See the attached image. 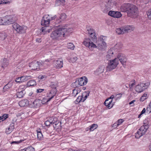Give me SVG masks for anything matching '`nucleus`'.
I'll use <instances>...</instances> for the list:
<instances>
[{"instance_id": "6ab92c4d", "label": "nucleus", "mask_w": 151, "mask_h": 151, "mask_svg": "<svg viewBox=\"0 0 151 151\" xmlns=\"http://www.w3.org/2000/svg\"><path fill=\"white\" fill-rule=\"evenodd\" d=\"M58 82L57 81H55L51 82L50 87L51 90H55V91H57V87L58 86Z\"/></svg>"}, {"instance_id": "8fccbe9b", "label": "nucleus", "mask_w": 151, "mask_h": 151, "mask_svg": "<svg viewBox=\"0 0 151 151\" xmlns=\"http://www.w3.org/2000/svg\"><path fill=\"white\" fill-rule=\"evenodd\" d=\"M51 124H52V122H51L50 120L46 121L45 122V124L46 126H50Z\"/></svg>"}, {"instance_id": "774afa93", "label": "nucleus", "mask_w": 151, "mask_h": 151, "mask_svg": "<svg viewBox=\"0 0 151 151\" xmlns=\"http://www.w3.org/2000/svg\"><path fill=\"white\" fill-rule=\"evenodd\" d=\"M36 42H40L42 41V39L41 38H37L36 40Z\"/></svg>"}, {"instance_id": "f704fd0d", "label": "nucleus", "mask_w": 151, "mask_h": 151, "mask_svg": "<svg viewBox=\"0 0 151 151\" xmlns=\"http://www.w3.org/2000/svg\"><path fill=\"white\" fill-rule=\"evenodd\" d=\"M25 151H35V149L32 146H29L24 148Z\"/></svg>"}, {"instance_id": "6e6552de", "label": "nucleus", "mask_w": 151, "mask_h": 151, "mask_svg": "<svg viewBox=\"0 0 151 151\" xmlns=\"http://www.w3.org/2000/svg\"><path fill=\"white\" fill-rule=\"evenodd\" d=\"M14 29L17 31V32L19 34L24 33L25 32L27 27L24 26H20L17 23L13 24L12 25Z\"/></svg>"}, {"instance_id": "49530a36", "label": "nucleus", "mask_w": 151, "mask_h": 151, "mask_svg": "<svg viewBox=\"0 0 151 151\" xmlns=\"http://www.w3.org/2000/svg\"><path fill=\"white\" fill-rule=\"evenodd\" d=\"M78 93V92L77 89H75L73 90L72 93V95L73 96H75Z\"/></svg>"}, {"instance_id": "c9c22d12", "label": "nucleus", "mask_w": 151, "mask_h": 151, "mask_svg": "<svg viewBox=\"0 0 151 151\" xmlns=\"http://www.w3.org/2000/svg\"><path fill=\"white\" fill-rule=\"evenodd\" d=\"M84 101L82 98V96H79L76 99V101L78 103L80 102H84Z\"/></svg>"}, {"instance_id": "bf43d9fd", "label": "nucleus", "mask_w": 151, "mask_h": 151, "mask_svg": "<svg viewBox=\"0 0 151 151\" xmlns=\"http://www.w3.org/2000/svg\"><path fill=\"white\" fill-rule=\"evenodd\" d=\"M146 111L150 113L151 112V107H149L148 106H147L146 109Z\"/></svg>"}, {"instance_id": "864d4df0", "label": "nucleus", "mask_w": 151, "mask_h": 151, "mask_svg": "<svg viewBox=\"0 0 151 151\" xmlns=\"http://www.w3.org/2000/svg\"><path fill=\"white\" fill-rule=\"evenodd\" d=\"M70 60L72 62H74L77 60V58L76 57L71 58Z\"/></svg>"}, {"instance_id": "7ed1b4c3", "label": "nucleus", "mask_w": 151, "mask_h": 151, "mask_svg": "<svg viewBox=\"0 0 151 151\" xmlns=\"http://www.w3.org/2000/svg\"><path fill=\"white\" fill-rule=\"evenodd\" d=\"M90 36L91 39L85 38L83 42V44L86 47H88L90 50H92L93 48H96L97 47L93 42L96 41L97 37L95 33H91Z\"/></svg>"}, {"instance_id": "c03bdc74", "label": "nucleus", "mask_w": 151, "mask_h": 151, "mask_svg": "<svg viewBox=\"0 0 151 151\" xmlns=\"http://www.w3.org/2000/svg\"><path fill=\"white\" fill-rule=\"evenodd\" d=\"M122 93H118L115 96V100H116L119 99L122 97Z\"/></svg>"}, {"instance_id": "052dcab7", "label": "nucleus", "mask_w": 151, "mask_h": 151, "mask_svg": "<svg viewBox=\"0 0 151 151\" xmlns=\"http://www.w3.org/2000/svg\"><path fill=\"white\" fill-rule=\"evenodd\" d=\"M44 91V89H38L37 90L36 92L37 93H40Z\"/></svg>"}, {"instance_id": "09e8293b", "label": "nucleus", "mask_w": 151, "mask_h": 151, "mask_svg": "<svg viewBox=\"0 0 151 151\" xmlns=\"http://www.w3.org/2000/svg\"><path fill=\"white\" fill-rule=\"evenodd\" d=\"M115 11H110L108 13V15L113 17V15H114V13H115Z\"/></svg>"}, {"instance_id": "2eb2a0df", "label": "nucleus", "mask_w": 151, "mask_h": 151, "mask_svg": "<svg viewBox=\"0 0 151 151\" xmlns=\"http://www.w3.org/2000/svg\"><path fill=\"white\" fill-rule=\"evenodd\" d=\"M57 92V91H55V90H53L51 89L49 93H47V97H49V98L47 100V101H50L55 96Z\"/></svg>"}, {"instance_id": "4d7b16f0", "label": "nucleus", "mask_w": 151, "mask_h": 151, "mask_svg": "<svg viewBox=\"0 0 151 151\" xmlns=\"http://www.w3.org/2000/svg\"><path fill=\"white\" fill-rule=\"evenodd\" d=\"M24 77L25 81H27L29 79H30L31 78V76H24Z\"/></svg>"}, {"instance_id": "f03ea898", "label": "nucleus", "mask_w": 151, "mask_h": 151, "mask_svg": "<svg viewBox=\"0 0 151 151\" xmlns=\"http://www.w3.org/2000/svg\"><path fill=\"white\" fill-rule=\"evenodd\" d=\"M123 12H126L128 16L132 18H136L138 15V8L135 5L130 4H124Z\"/></svg>"}, {"instance_id": "ddd939ff", "label": "nucleus", "mask_w": 151, "mask_h": 151, "mask_svg": "<svg viewBox=\"0 0 151 151\" xmlns=\"http://www.w3.org/2000/svg\"><path fill=\"white\" fill-rule=\"evenodd\" d=\"M41 63L36 61H34L29 64V66L32 70H35L39 68Z\"/></svg>"}, {"instance_id": "b1692460", "label": "nucleus", "mask_w": 151, "mask_h": 151, "mask_svg": "<svg viewBox=\"0 0 151 151\" xmlns=\"http://www.w3.org/2000/svg\"><path fill=\"white\" fill-rule=\"evenodd\" d=\"M51 30L50 27L48 26H45V27H43L41 29L42 32L43 34H45L46 32H47L48 33L50 32Z\"/></svg>"}, {"instance_id": "ea45409f", "label": "nucleus", "mask_w": 151, "mask_h": 151, "mask_svg": "<svg viewBox=\"0 0 151 151\" xmlns=\"http://www.w3.org/2000/svg\"><path fill=\"white\" fill-rule=\"evenodd\" d=\"M135 84V80L131 81L129 84V88L131 89L134 86Z\"/></svg>"}, {"instance_id": "c756f323", "label": "nucleus", "mask_w": 151, "mask_h": 151, "mask_svg": "<svg viewBox=\"0 0 151 151\" xmlns=\"http://www.w3.org/2000/svg\"><path fill=\"white\" fill-rule=\"evenodd\" d=\"M36 85V82L34 80H30L27 83V85L28 86H34Z\"/></svg>"}, {"instance_id": "bb28decb", "label": "nucleus", "mask_w": 151, "mask_h": 151, "mask_svg": "<svg viewBox=\"0 0 151 151\" xmlns=\"http://www.w3.org/2000/svg\"><path fill=\"white\" fill-rule=\"evenodd\" d=\"M24 92V90H22L20 91H19L18 92H17V97L19 98H22L24 96V94H25Z\"/></svg>"}, {"instance_id": "473e14b6", "label": "nucleus", "mask_w": 151, "mask_h": 151, "mask_svg": "<svg viewBox=\"0 0 151 151\" xmlns=\"http://www.w3.org/2000/svg\"><path fill=\"white\" fill-rule=\"evenodd\" d=\"M122 16V14L120 12H115V13H114V15H113V17L119 18L121 17Z\"/></svg>"}, {"instance_id": "680f3d73", "label": "nucleus", "mask_w": 151, "mask_h": 151, "mask_svg": "<svg viewBox=\"0 0 151 151\" xmlns=\"http://www.w3.org/2000/svg\"><path fill=\"white\" fill-rule=\"evenodd\" d=\"M9 83H8L4 87L3 89H7V88H10L11 87V86H8V85H9Z\"/></svg>"}, {"instance_id": "5fc2aeb1", "label": "nucleus", "mask_w": 151, "mask_h": 151, "mask_svg": "<svg viewBox=\"0 0 151 151\" xmlns=\"http://www.w3.org/2000/svg\"><path fill=\"white\" fill-rule=\"evenodd\" d=\"M2 117H3L4 120L8 118V114H4L2 116Z\"/></svg>"}, {"instance_id": "a19ab883", "label": "nucleus", "mask_w": 151, "mask_h": 151, "mask_svg": "<svg viewBox=\"0 0 151 151\" xmlns=\"http://www.w3.org/2000/svg\"><path fill=\"white\" fill-rule=\"evenodd\" d=\"M116 32L118 35L122 34L123 32V29L119 28H117L116 29Z\"/></svg>"}, {"instance_id": "aec40b11", "label": "nucleus", "mask_w": 151, "mask_h": 151, "mask_svg": "<svg viewBox=\"0 0 151 151\" xmlns=\"http://www.w3.org/2000/svg\"><path fill=\"white\" fill-rule=\"evenodd\" d=\"M60 19H56V23H59L60 22L63 21L66 18V15L64 13H63L61 14L60 17Z\"/></svg>"}, {"instance_id": "412c9836", "label": "nucleus", "mask_w": 151, "mask_h": 151, "mask_svg": "<svg viewBox=\"0 0 151 151\" xmlns=\"http://www.w3.org/2000/svg\"><path fill=\"white\" fill-rule=\"evenodd\" d=\"M29 103L28 101L26 99L23 100L19 102V105L21 107H24L27 106Z\"/></svg>"}, {"instance_id": "2f4dec72", "label": "nucleus", "mask_w": 151, "mask_h": 151, "mask_svg": "<svg viewBox=\"0 0 151 151\" xmlns=\"http://www.w3.org/2000/svg\"><path fill=\"white\" fill-rule=\"evenodd\" d=\"M98 127V125L96 124H94L90 126L89 129L90 131H93L95 129H96Z\"/></svg>"}, {"instance_id": "9b49d317", "label": "nucleus", "mask_w": 151, "mask_h": 151, "mask_svg": "<svg viewBox=\"0 0 151 151\" xmlns=\"http://www.w3.org/2000/svg\"><path fill=\"white\" fill-rule=\"evenodd\" d=\"M106 37L101 35L100 37V39L101 43L98 44V47L101 50H104L106 47V44L105 42Z\"/></svg>"}, {"instance_id": "0e129e2a", "label": "nucleus", "mask_w": 151, "mask_h": 151, "mask_svg": "<svg viewBox=\"0 0 151 151\" xmlns=\"http://www.w3.org/2000/svg\"><path fill=\"white\" fill-rule=\"evenodd\" d=\"M20 77H18L16 78L15 81L17 83H20Z\"/></svg>"}, {"instance_id": "9d476101", "label": "nucleus", "mask_w": 151, "mask_h": 151, "mask_svg": "<svg viewBox=\"0 0 151 151\" xmlns=\"http://www.w3.org/2000/svg\"><path fill=\"white\" fill-rule=\"evenodd\" d=\"M117 59L115 58L114 60H110L108 63V66L107 67V70L110 71L114 69L118 64V62H117Z\"/></svg>"}, {"instance_id": "4468645a", "label": "nucleus", "mask_w": 151, "mask_h": 151, "mask_svg": "<svg viewBox=\"0 0 151 151\" xmlns=\"http://www.w3.org/2000/svg\"><path fill=\"white\" fill-rule=\"evenodd\" d=\"M40 99H37L35 100L33 102L31 101L29 104L30 105L31 107L37 108L40 106Z\"/></svg>"}, {"instance_id": "5701e85b", "label": "nucleus", "mask_w": 151, "mask_h": 151, "mask_svg": "<svg viewBox=\"0 0 151 151\" xmlns=\"http://www.w3.org/2000/svg\"><path fill=\"white\" fill-rule=\"evenodd\" d=\"M104 66H100L95 72L96 74L98 75L104 72Z\"/></svg>"}, {"instance_id": "13d9d810", "label": "nucleus", "mask_w": 151, "mask_h": 151, "mask_svg": "<svg viewBox=\"0 0 151 151\" xmlns=\"http://www.w3.org/2000/svg\"><path fill=\"white\" fill-rule=\"evenodd\" d=\"M127 58L126 57H123V65H126V63L127 62Z\"/></svg>"}, {"instance_id": "f3484780", "label": "nucleus", "mask_w": 151, "mask_h": 151, "mask_svg": "<svg viewBox=\"0 0 151 151\" xmlns=\"http://www.w3.org/2000/svg\"><path fill=\"white\" fill-rule=\"evenodd\" d=\"M54 66L57 68L59 69L61 68L63 66V61L61 59L55 61L54 62Z\"/></svg>"}, {"instance_id": "0eeeda50", "label": "nucleus", "mask_w": 151, "mask_h": 151, "mask_svg": "<svg viewBox=\"0 0 151 151\" xmlns=\"http://www.w3.org/2000/svg\"><path fill=\"white\" fill-rule=\"evenodd\" d=\"M149 85V83H140L136 86L135 90L138 93H141L146 89Z\"/></svg>"}, {"instance_id": "e433bc0d", "label": "nucleus", "mask_w": 151, "mask_h": 151, "mask_svg": "<svg viewBox=\"0 0 151 151\" xmlns=\"http://www.w3.org/2000/svg\"><path fill=\"white\" fill-rule=\"evenodd\" d=\"M61 124V122L58 121H57L56 123L53 124L54 125H53V127L55 128L58 129L59 127L60 126Z\"/></svg>"}, {"instance_id": "cd10ccee", "label": "nucleus", "mask_w": 151, "mask_h": 151, "mask_svg": "<svg viewBox=\"0 0 151 151\" xmlns=\"http://www.w3.org/2000/svg\"><path fill=\"white\" fill-rule=\"evenodd\" d=\"M43 138V135L40 129L37 130V138L39 140H41Z\"/></svg>"}, {"instance_id": "1a4fd4ad", "label": "nucleus", "mask_w": 151, "mask_h": 151, "mask_svg": "<svg viewBox=\"0 0 151 151\" xmlns=\"http://www.w3.org/2000/svg\"><path fill=\"white\" fill-rule=\"evenodd\" d=\"M88 81V80L86 77L83 76L79 78L74 83L76 87L83 86L86 85Z\"/></svg>"}, {"instance_id": "f8f14e48", "label": "nucleus", "mask_w": 151, "mask_h": 151, "mask_svg": "<svg viewBox=\"0 0 151 151\" xmlns=\"http://www.w3.org/2000/svg\"><path fill=\"white\" fill-rule=\"evenodd\" d=\"M50 21V17L49 15H45L43 17L41 21L42 26H48Z\"/></svg>"}, {"instance_id": "dca6fc26", "label": "nucleus", "mask_w": 151, "mask_h": 151, "mask_svg": "<svg viewBox=\"0 0 151 151\" xmlns=\"http://www.w3.org/2000/svg\"><path fill=\"white\" fill-rule=\"evenodd\" d=\"M134 29V27L133 26L127 25L123 27V33H127L133 31Z\"/></svg>"}, {"instance_id": "69168bd1", "label": "nucleus", "mask_w": 151, "mask_h": 151, "mask_svg": "<svg viewBox=\"0 0 151 151\" xmlns=\"http://www.w3.org/2000/svg\"><path fill=\"white\" fill-rule=\"evenodd\" d=\"M21 81L20 83L25 82L24 78V76L20 77Z\"/></svg>"}, {"instance_id": "a18cd8bd", "label": "nucleus", "mask_w": 151, "mask_h": 151, "mask_svg": "<svg viewBox=\"0 0 151 151\" xmlns=\"http://www.w3.org/2000/svg\"><path fill=\"white\" fill-rule=\"evenodd\" d=\"M40 106L42 105L45 104L46 102H47L48 101H47V100H46L45 99H43L42 100H40Z\"/></svg>"}, {"instance_id": "de8ad7c7", "label": "nucleus", "mask_w": 151, "mask_h": 151, "mask_svg": "<svg viewBox=\"0 0 151 151\" xmlns=\"http://www.w3.org/2000/svg\"><path fill=\"white\" fill-rule=\"evenodd\" d=\"M47 76L45 75H40L38 76V78L40 79L45 80L47 78Z\"/></svg>"}, {"instance_id": "72a5a7b5", "label": "nucleus", "mask_w": 151, "mask_h": 151, "mask_svg": "<svg viewBox=\"0 0 151 151\" xmlns=\"http://www.w3.org/2000/svg\"><path fill=\"white\" fill-rule=\"evenodd\" d=\"M65 2V0H56L55 3L58 5L60 4L63 5Z\"/></svg>"}, {"instance_id": "f257e3e1", "label": "nucleus", "mask_w": 151, "mask_h": 151, "mask_svg": "<svg viewBox=\"0 0 151 151\" xmlns=\"http://www.w3.org/2000/svg\"><path fill=\"white\" fill-rule=\"evenodd\" d=\"M72 28L67 25L63 26L53 31L51 34L50 37L53 40H58L62 37H65L72 32Z\"/></svg>"}, {"instance_id": "6e6d98bb", "label": "nucleus", "mask_w": 151, "mask_h": 151, "mask_svg": "<svg viewBox=\"0 0 151 151\" xmlns=\"http://www.w3.org/2000/svg\"><path fill=\"white\" fill-rule=\"evenodd\" d=\"M116 122L118 126H119L123 122V119H120L117 121Z\"/></svg>"}, {"instance_id": "e2e57ef3", "label": "nucleus", "mask_w": 151, "mask_h": 151, "mask_svg": "<svg viewBox=\"0 0 151 151\" xmlns=\"http://www.w3.org/2000/svg\"><path fill=\"white\" fill-rule=\"evenodd\" d=\"M118 126V125L117 122H115V123H114L112 126L113 127H114V128H116Z\"/></svg>"}, {"instance_id": "4c0bfd02", "label": "nucleus", "mask_w": 151, "mask_h": 151, "mask_svg": "<svg viewBox=\"0 0 151 151\" xmlns=\"http://www.w3.org/2000/svg\"><path fill=\"white\" fill-rule=\"evenodd\" d=\"M67 47L68 49H70L72 50H73L74 48V45L71 43H68L67 44Z\"/></svg>"}, {"instance_id": "393cba45", "label": "nucleus", "mask_w": 151, "mask_h": 151, "mask_svg": "<svg viewBox=\"0 0 151 151\" xmlns=\"http://www.w3.org/2000/svg\"><path fill=\"white\" fill-rule=\"evenodd\" d=\"M114 50L113 48H111L108 51V54L106 55V57L108 58H111L114 55Z\"/></svg>"}, {"instance_id": "a211bd4d", "label": "nucleus", "mask_w": 151, "mask_h": 151, "mask_svg": "<svg viewBox=\"0 0 151 151\" xmlns=\"http://www.w3.org/2000/svg\"><path fill=\"white\" fill-rule=\"evenodd\" d=\"M112 101V99H111V98L107 99L104 102V104L110 109L113 106V104L111 103Z\"/></svg>"}, {"instance_id": "a878e982", "label": "nucleus", "mask_w": 151, "mask_h": 151, "mask_svg": "<svg viewBox=\"0 0 151 151\" xmlns=\"http://www.w3.org/2000/svg\"><path fill=\"white\" fill-rule=\"evenodd\" d=\"M90 93V91H86L83 92L81 96H82L84 100L85 101L87 98L88 96H89Z\"/></svg>"}, {"instance_id": "20e7f679", "label": "nucleus", "mask_w": 151, "mask_h": 151, "mask_svg": "<svg viewBox=\"0 0 151 151\" xmlns=\"http://www.w3.org/2000/svg\"><path fill=\"white\" fill-rule=\"evenodd\" d=\"M113 4V2L109 0L107 2L103 1L100 4V5L103 12L104 13H107L111 9L112 6Z\"/></svg>"}, {"instance_id": "603ef678", "label": "nucleus", "mask_w": 151, "mask_h": 151, "mask_svg": "<svg viewBox=\"0 0 151 151\" xmlns=\"http://www.w3.org/2000/svg\"><path fill=\"white\" fill-rule=\"evenodd\" d=\"M11 130V129H9V127L8 129H6V133L7 134H9L13 131V130Z\"/></svg>"}, {"instance_id": "7c9ffc66", "label": "nucleus", "mask_w": 151, "mask_h": 151, "mask_svg": "<svg viewBox=\"0 0 151 151\" xmlns=\"http://www.w3.org/2000/svg\"><path fill=\"white\" fill-rule=\"evenodd\" d=\"M117 62H118V60H119L120 62L123 65V56L122 54H119L117 56Z\"/></svg>"}, {"instance_id": "423d86ee", "label": "nucleus", "mask_w": 151, "mask_h": 151, "mask_svg": "<svg viewBox=\"0 0 151 151\" xmlns=\"http://www.w3.org/2000/svg\"><path fill=\"white\" fill-rule=\"evenodd\" d=\"M1 20L3 25H6L13 24L15 20L14 19L12 15H10L5 16Z\"/></svg>"}, {"instance_id": "c85d7f7f", "label": "nucleus", "mask_w": 151, "mask_h": 151, "mask_svg": "<svg viewBox=\"0 0 151 151\" xmlns=\"http://www.w3.org/2000/svg\"><path fill=\"white\" fill-rule=\"evenodd\" d=\"M7 37V35L4 32L0 33V40H4Z\"/></svg>"}, {"instance_id": "338daca9", "label": "nucleus", "mask_w": 151, "mask_h": 151, "mask_svg": "<svg viewBox=\"0 0 151 151\" xmlns=\"http://www.w3.org/2000/svg\"><path fill=\"white\" fill-rule=\"evenodd\" d=\"M145 97L142 96L140 98V100L142 101H144L145 99H146V97Z\"/></svg>"}, {"instance_id": "37998d69", "label": "nucleus", "mask_w": 151, "mask_h": 151, "mask_svg": "<svg viewBox=\"0 0 151 151\" xmlns=\"http://www.w3.org/2000/svg\"><path fill=\"white\" fill-rule=\"evenodd\" d=\"M87 31L88 32V33L90 35H91V33H95V31L94 30L91 28H88L87 29Z\"/></svg>"}, {"instance_id": "79ce46f5", "label": "nucleus", "mask_w": 151, "mask_h": 151, "mask_svg": "<svg viewBox=\"0 0 151 151\" xmlns=\"http://www.w3.org/2000/svg\"><path fill=\"white\" fill-rule=\"evenodd\" d=\"M147 17L150 19H151V8L147 12Z\"/></svg>"}, {"instance_id": "4be33fe9", "label": "nucleus", "mask_w": 151, "mask_h": 151, "mask_svg": "<svg viewBox=\"0 0 151 151\" xmlns=\"http://www.w3.org/2000/svg\"><path fill=\"white\" fill-rule=\"evenodd\" d=\"M1 67L4 68L6 67L9 64V61L6 58H4L1 60Z\"/></svg>"}, {"instance_id": "58836bf2", "label": "nucleus", "mask_w": 151, "mask_h": 151, "mask_svg": "<svg viewBox=\"0 0 151 151\" xmlns=\"http://www.w3.org/2000/svg\"><path fill=\"white\" fill-rule=\"evenodd\" d=\"M50 121L52 122V124H53L58 121L57 120V118L56 117H53L51 118Z\"/></svg>"}, {"instance_id": "3c124183", "label": "nucleus", "mask_w": 151, "mask_h": 151, "mask_svg": "<svg viewBox=\"0 0 151 151\" xmlns=\"http://www.w3.org/2000/svg\"><path fill=\"white\" fill-rule=\"evenodd\" d=\"M14 123H12L10 124L9 127V129H11V130H13L14 128Z\"/></svg>"}, {"instance_id": "39448f33", "label": "nucleus", "mask_w": 151, "mask_h": 151, "mask_svg": "<svg viewBox=\"0 0 151 151\" xmlns=\"http://www.w3.org/2000/svg\"><path fill=\"white\" fill-rule=\"evenodd\" d=\"M148 128V127L147 125H145L141 126L137 132L135 133V137L137 139H138L144 135L146 132Z\"/></svg>"}]
</instances>
